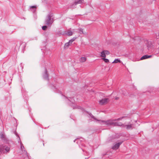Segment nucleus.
Segmentation results:
<instances>
[{
	"mask_svg": "<svg viewBox=\"0 0 159 159\" xmlns=\"http://www.w3.org/2000/svg\"><path fill=\"white\" fill-rule=\"evenodd\" d=\"M74 32V30H69L67 31L66 34L69 36H71L72 35L73 33Z\"/></svg>",
	"mask_w": 159,
	"mask_h": 159,
	"instance_id": "7",
	"label": "nucleus"
},
{
	"mask_svg": "<svg viewBox=\"0 0 159 159\" xmlns=\"http://www.w3.org/2000/svg\"><path fill=\"white\" fill-rule=\"evenodd\" d=\"M47 28V27L46 26H44L42 27V28L43 30H45Z\"/></svg>",
	"mask_w": 159,
	"mask_h": 159,
	"instance_id": "19",
	"label": "nucleus"
},
{
	"mask_svg": "<svg viewBox=\"0 0 159 159\" xmlns=\"http://www.w3.org/2000/svg\"><path fill=\"white\" fill-rule=\"evenodd\" d=\"M20 148H21V151H22V152H23V154H24V157H28V156L27 155V153L26 151L24 150V149H25L23 145V144L21 142H20Z\"/></svg>",
	"mask_w": 159,
	"mask_h": 159,
	"instance_id": "4",
	"label": "nucleus"
},
{
	"mask_svg": "<svg viewBox=\"0 0 159 159\" xmlns=\"http://www.w3.org/2000/svg\"><path fill=\"white\" fill-rule=\"evenodd\" d=\"M152 56L151 55H145L141 57L140 58V60H143L147 58H150Z\"/></svg>",
	"mask_w": 159,
	"mask_h": 159,
	"instance_id": "9",
	"label": "nucleus"
},
{
	"mask_svg": "<svg viewBox=\"0 0 159 159\" xmlns=\"http://www.w3.org/2000/svg\"><path fill=\"white\" fill-rule=\"evenodd\" d=\"M102 59L106 63L109 62V60L105 58H102Z\"/></svg>",
	"mask_w": 159,
	"mask_h": 159,
	"instance_id": "16",
	"label": "nucleus"
},
{
	"mask_svg": "<svg viewBox=\"0 0 159 159\" xmlns=\"http://www.w3.org/2000/svg\"><path fill=\"white\" fill-rule=\"evenodd\" d=\"M16 136H17V137H19V136H18V135L17 134H16Z\"/></svg>",
	"mask_w": 159,
	"mask_h": 159,
	"instance_id": "21",
	"label": "nucleus"
},
{
	"mask_svg": "<svg viewBox=\"0 0 159 159\" xmlns=\"http://www.w3.org/2000/svg\"><path fill=\"white\" fill-rule=\"evenodd\" d=\"M75 39H73L70 40H69V43L70 44V43L71 44L72 43V42L74 41Z\"/></svg>",
	"mask_w": 159,
	"mask_h": 159,
	"instance_id": "17",
	"label": "nucleus"
},
{
	"mask_svg": "<svg viewBox=\"0 0 159 159\" xmlns=\"http://www.w3.org/2000/svg\"><path fill=\"white\" fill-rule=\"evenodd\" d=\"M110 53L107 50H104L102 51L101 53V57L103 58H105L106 57V55H108Z\"/></svg>",
	"mask_w": 159,
	"mask_h": 159,
	"instance_id": "5",
	"label": "nucleus"
},
{
	"mask_svg": "<svg viewBox=\"0 0 159 159\" xmlns=\"http://www.w3.org/2000/svg\"><path fill=\"white\" fill-rule=\"evenodd\" d=\"M89 115L91 117H92L93 118H94L95 120H96V119L93 117V116L92 115H91V114L90 115Z\"/></svg>",
	"mask_w": 159,
	"mask_h": 159,
	"instance_id": "20",
	"label": "nucleus"
},
{
	"mask_svg": "<svg viewBox=\"0 0 159 159\" xmlns=\"http://www.w3.org/2000/svg\"><path fill=\"white\" fill-rule=\"evenodd\" d=\"M43 77L44 79H46L48 78V75L47 73V70L46 69L45 70V72L44 73V75H43Z\"/></svg>",
	"mask_w": 159,
	"mask_h": 159,
	"instance_id": "10",
	"label": "nucleus"
},
{
	"mask_svg": "<svg viewBox=\"0 0 159 159\" xmlns=\"http://www.w3.org/2000/svg\"><path fill=\"white\" fill-rule=\"evenodd\" d=\"M86 60V58L84 57H82L80 59V62H83L85 61Z\"/></svg>",
	"mask_w": 159,
	"mask_h": 159,
	"instance_id": "11",
	"label": "nucleus"
},
{
	"mask_svg": "<svg viewBox=\"0 0 159 159\" xmlns=\"http://www.w3.org/2000/svg\"><path fill=\"white\" fill-rule=\"evenodd\" d=\"M83 0H79L78 1L75 2V4L76 5L78 3H81L83 2Z\"/></svg>",
	"mask_w": 159,
	"mask_h": 159,
	"instance_id": "15",
	"label": "nucleus"
},
{
	"mask_svg": "<svg viewBox=\"0 0 159 159\" xmlns=\"http://www.w3.org/2000/svg\"><path fill=\"white\" fill-rule=\"evenodd\" d=\"M120 62V61L118 59H115L112 63H117Z\"/></svg>",
	"mask_w": 159,
	"mask_h": 159,
	"instance_id": "12",
	"label": "nucleus"
},
{
	"mask_svg": "<svg viewBox=\"0 0 159 159\" xmlns=\"http://www.w3.org/2000/svg\"><path fill=\"white\" fill-rule=\"evenodd\" d=\"M79 33L80 34H83V32L82 29H80L79 30Z\"/></svg>",
	"mask_w": 159,
	"mask_h": 159,
	"instance_id": "18",
	"label": "nucleus"
},
{
	"mask_svg": "<svg viewBox=\"0 0 159 159\" xmlns=\"http://www.w3.org/2000/svg\"><path fill=\"white\" fill-rule=\"evenodd\" d=\"M124 117H123L119 118H118L116 120H110L107 121H102V122L103 123V124H106L108 125H112L113 126H122V127L125 126L126 128L127 129H132V125H124L122 124L120 122H116L115 120H120L123 118H124Z\"/></svg>",
	"mask_w": 159,
	"mask_h": 159,
	"instance_id": "2",
	"label": "nucleus"
},
{
	"mask_svg": "<svg viewBox=\"0 0 159 159\" xmlns=\"http://www.w3.org/2000/svg\"><path fill=\"white\" fill-rule=\"evenodd\" d=\"M122 143L121 142L118 143L114 145L112 148L113 149L116 150L118 148L120 145Z\"/></svg>",
	"mask_w": 159,
	"mask_h": 159,
	"instance_id": "8",
	"label": "nucleus"
},
{
	"mask_svg": "<svg viewBox=\"0 0 159 159\" xmlns=\"http://www.w3.org/2000/svg\"><path fill=\"white\" fill-rule=\"evenodd\" d=\"M52 16L51 15H48L45 21V24L48 25H50L53 22V19H51Z\"/></svg>",
	"mask_w": 159,
	"mask_h": 159,
	"instance_id": "3",
	"label": "nucleus"
},
{
	"mask_svg": "<svg viewBox=\"0 0 159 159\" xmlns=\"http://www.w3.org/2000/svg\"><path fill=\"white\" fill-rule=\"evenodd\" d=\"M0 138L3 141L4 143L0 146V154H7L9 152L10 149V146L9 144V141L8 140L3 134L0 135Z\"/></svg>",
	"mask_w": 159,
	"mask_h": 159,
	"instance_id": "1",
	"label": "nucleus"
},
{
	"mask_svg": "<svg viewBox=\"0 0 159 159\" xmlns=\"http://www.w3.org/2000/svg\"><path fill=\"white\" fill-rule=\"evenodd\" d=\"M30 8L31 9V8L34 9L33 11L34 12L36 11V6H31L30 7Z\"/></svg>",
	"mask_w": 159,
	"mask_h": 159,
	"instance_id": "13",
	"label": "nucleus"
},
{
	"mask_svg": "<svg viewBox=\"0 0 159 159\" xmlns=\"http://www.w3.org/2000/svg\"><path fill=\"white\" fill-rule=\"evenodd\" d=\"M68 100H69L70 101H71L69 99H68Z\"/></svg>",
	"mask_w": 159,
	"mask_h": 159,
	"instance_id": "22",
	"label": "nucleus"
},
{
	"mask_svg": "<svg viewBox=\"0 0 159 159\" xmlns=\"http://www.w3.org/2000/svg\"><path fill=\"white\" fill-rule=\"evenodd\" d=\"M108 98H105L102 99L99 101V103L101 105H103L106 104L108 101Z\"/></svg>",
	"mask_w": 159,
	"mask_h": 159,
	"instance_id": "6",
	"label": "nucleus"
},
{
	"mask_svg": "<svg viewBox=\"0 0 159 159\" xmlns=\"http://www.w3.org/2000/svg\"><path fill=\"white\" fill-rule=\"evenodd\" d=\"M70 44L69 43V42L66 43L65 44V45H64L65 48H68V47L70 45Z\"/></svg>",
	"mask_w": 159,
	"mask_h": 159,
	"instance_id": "14",
	"label": "nucleus"
}]
</instances>
